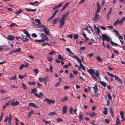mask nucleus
<instances>
[{"label": "nucleus", "mask_w": 125, "mask_h": 125, "mask_svg": "<svg viewBox=\"0 0 125 125\" xmlns=\"http://www.w3.org/2000/svg\"><path fill=\"white\" fill-rule=\"evenodd\" d=\"M23 31L24 32V33L26 35V36L28 37V38L30 37V34L25 29H23Z\"/></svg>", "instance_id": "obj_16"}, {"label": "nucleus", "mask_w": 125, "mask_h": 125, "mask_svg": "<svg viewBox=\"0 0 125 125\" xmlns=\"http://www.w3.org/2000/svg\"><path fill=\"white\" fill-rule=\"evenodd\" d=\"M22 12V10H21L20 9L17 11H15L14 12V13H15L16 15H18L20 14Z\"/></svg>", "instance_id": "obj_25"}, {"label": "nucleus", "mask_w": 125, "mask_h": 125, "mask_svg": "<svg viewBox=\"0 0 125 125\" xmlns=\"http://www.w3.org/2000/svg\"><path fill=\"white\" fill-rule=\"evenodd\" d=\"M108 74L109 76H111V77L112 78L115 77V75H114L109 72H108Z\"/></svg>", "instance_id": "obj_56"}, {"label": "nucleus", "mask_w": 125, "mask_h": 125, "mask_svg": "<svg viewBox=\"0 0 125 125\" xmlns=\"http://www.w3.org/2000/svg\"><path fill=\"white\" fill-rule=\"evenodd\" d=\"M28 84L29 85L33 84L35 85V82H29L28 83Z\"/></svg>", "instance_id": "obj_53"}, {"label": "nucleus", "mask_w": 125, "mask_h": 125, "mask_svg": "<svg viewBox=\"0 0 125 125\" xmlns=\"http://www.w3.org/2000/svg\"><path fill=\"white\" fill-rule=\"evenodd\" d=\"M40 37L43 40L44 42L45 41H47L48 39V37L43 33H41Z\"/></svg>", "instance_id": "obj_6"}, {"label": "nucleus", "mask_w": 125, "mask_h": 125, "mask_svg": "<svg viewBox=\"0 0 125 125\" xmlns=\"http://www.w3.org/2000/svg\"><path fill=\"white\" fill-rule=\"evenodd\" d=\"M102 39L103 41L102 45L104 46V47H105L106 46L104 44V41L106 40L107 41H110V40H111V38L110 36H108L106 34H103L102 35Z\"/></svg>", "instance_id": "obj_2"}, {"label": "nucleus", "mask_w": 125, "mask_h": 125, "mask_svg": "<svg viewBox=\"0 0 125 125\" xmlns=\"http://www.w3.org/2000/svg\"><path fill=\"white\" fill-rule=\"evenodd\" d=\"M39 80L40 82H42L44 81V78H39Z\"/></svg>", "instance_id": "obj_37"}, {"label": "nucleus", "mask_w": 125, "mask_h": 125, "mask_svg": "<svg viewBox=\"0 0 125 125\" xmlns=\"http://www.w3.org/2000/svg\"><path fill=\"white\" fill-rule=\"evenodd\" d=\"M121 122L119 120V118L118 117L116 118V124L118 125Z\"/></svg>", "instance_id": "obj_33"}, {"label": "nucleus", "mask_w": 125, "mask_h": 125, "mask_svg": "<svg viewBox=\"0 0 125 125\" xmlns=\"http://www.w3.org/2000/svg\"><path fill=\"white\" fill-rule=\"evenodd\" d=\"M97 33V34H99L100 32V31L98 27H97L96 29Z\"/></svg>", "instance_id": "obj_52"}, {"label": "nucleus", "mask_w": 125, "mask_h": 125, "mask_svg": "<svg viewBox=\"0 0 125 125\" xmlns=\"http://www.w3.org/2000/svg\"><path fill=\"white\" fill-rule=\"evenodd\" d=\"M18 77L20 79H22L24 78V76L22 75H19Z\"/></svg>", "instance_id": "obj_64"}, {"label": "nucleus", "mask_w": 125, "mask_h": 125, "mask_svg": "<svg viewBox=\"0 0 125 125\" xmlns=\"http://www.w3.org/2000/svg\"><path fill=\"white\" fill-rule=\"evenodd\" d=\"M96 77H97L99 79H100V78L99 76V72L98 71H96V73H94Z\"/></svg>", "instance_id": "obj_24"}, {"label": "nucleus", "mask_w": 125, "mask_h": 125, "mask_svg": "<svg viewBox=\"0 0 125 125\" xmlns=\"http://www.w3.org/2000/svg\"><path fill=\"white\" fill-rule=\"evenodd\" d=\"M12 119V117L11 116V114H9V117H8V123L10 124L11 120Z\"/></svg>", "instance_id": "obj_22"}, {"label": "nucleus", "mask_w": 125, "mask_h": 125, "mask_svg": "<svg viewBox=\"0 0 125 125\" xmlns=\"http://www.w3.org/2000/svg\"><path fill=\"white\" fill-rule=\"evenodd\" d=\"M47 59L49 61L51 62L53 60V58L51 57H48Z\"/></svg>", "instance_id": "obj_50"}, {"label": "nucleus", "mask_w": 125, "mask_h": 125, "mask_svg": "<svg viewBox=\"0 0 125 125\" xmlns=\"http://www.w3.org/2000/svg\"><path fill=\"white\" fill-rule=\"evenodd\" d=\"M101 10V7L99 3L98 2L97 4V10L95 12L98 13L100 12Z\"/></svg>", "instance_id": "obj_9"}, {"label": "nucleus", "mask_w": 125, "mask_h": 125, "mask_svg": "<svg viewBox=\"0 0 125 125\" xmlns=\"http://www.w3.org/2000/svg\"><path fill=\"white\" fill-rule=\"evenodd\" d=\"M96 59L99 62H100L102 60L101 58L100 57L98 56L96 57Z\"/></svg>", "instance_id": "obj_42"}, {"label": "nucleus", "mask_w": 125, "mask_h": 125, "mask_svg": "<svg viewBox=\"0 0 125 125\" xmlns=\"http://www.w3.org/2000/svg\"><path fill=\"white\" fill-rule=\"evenodd\" d=\"M44 102H47L48 104H50V103L53 104L54 103L55 101L52 100H50L48 98H46L44 100Z\"/></svg>", "instance_id": "obj_7"}, {"label": "nucleus", "mask_w": 125, "mask_h": 125, "mask_svg": "<svg viewBox=\"0 0 125 125\" xmlns=\"http://www.w3.org/2000/svg\"><path fill=\"white\" fill-rule=\"evenodd\" d=\"M69 2H68L66 4H65L62 8V9L61 11H62L65 8H66L68 5L69 4Z\"/></svg>", "instance_id": "obj_21"}, {"label": "nucleus", "mask_w": 125, "mask_h": 125, "mask_svg": "<svg viewBox=\"0 0 125 125\" xmlns=\"http://www.w3.org/2000/svg\"><path fill=\"white\" fill-rule=\"evenodd\" d=\"M7 39L10 41H12L14 39V37L11 35H8L7 37Z\"/></svg>", "instance_id": "obj_14"}, {"label": "nucleus", "mask_w": 125, "mask_h": 125, "mask_svg": "<svg viewBox=\"0 0 125 125\" xmlns=\"http://www.w3.org/2000/svg\"><path fill=\"white\" fill-rule=\"evenodd\" d=\"M57 122H59L62 121V118H58L57 119Z\"/></svg>", "instance_id": "obj_59"}, {"label": "nucleus", "mask_w": 125, "mask_h": 125, "mask_svg": "<svg viewBox=\"0 0 125 125\" xmlns=\"http://www.w3.org/2000/svg\"><path fill=\"white\" fill-rule=\"evenodd\" d=\"M42 120L45 123L46 125H47L48 124H50L51 122V121H45V120L43 119H42Z\"/></svg>", "instance_id": "obj_30"}, {"label": "nucleus", "mask_w": 125, "mask_h": 125, "mask_svg": "<svg viewBox=\"0 0 125 125\" xmlns=\"http://www.w3.org/2000/svg\"><path fill=\"white\" fill-rule=\"evenodd\" d=\"M59 19L58 18H56L52 20V22L53 25L57 23Z\"/></svg>", "instance_id": "obj_20"}, {"label": "nucleus", "mask_w": 125, "mask_h": 125, "mask_svg": "<svg viewBox=\"0 0 125 125\" xmlns=\"http://www.w3.org/2000/svg\"><path fill=\"white\" fill-rule=\"evenodd\" d=\"M35 41L36 42H44L43 40H35Z\"/></svg>", "instance_id": "obj_47"}, {"label": "nucleus", "mask_w": 125, "mask_h": 125, "mask_svg": "<svg viewBox=\"0 0 125 125\" xmlns=\"http://www.w3.org/2000/svg\"><path fill=\"white\" fill-rule=\"evenodd\" d=\"M67 107L65 105L63 106L62 108V113L63 114L67 113Z\"/></svg>", "instance_id": "obj_12"}, {"label": "nucleus", "mask_w": 125, "mask_h": 125, "mask_svg": "<svg viewBox=\"0 0 125 125\" xmlns=\"http://www.w3.org/2000/svg\"><path fill=\"white\" fill-rule=\"evenodd\" d=\"M108 110L106 107H105L104 109V110L103 111V113L104 115H106L108 114Z\"/></svg>", "instance_id": "obj_23"}, {"label": "nucleus", "mask_w": 125, "mask_h": 125, "mask_svg": "<svg viewBox=\"0 0 125 125\" xmlns=\"http://www.w3.org/2000/svg\"><path fill=\"white\" fill-rule=\"evenodd\" d=\"M32 36L33 37L36 38L37 37V35L35 33H33L32 34Z\"/></svg>", "instance_id": "obj_61"}, {"label": "nucleus", "mask_w": 125, "mask_h": 125, "mask_svg": "<svg viewBox=\"0 0 125 125\" xmlns=\"http://www.w3.org/2000/svg\"><path fill=\"white\" fill-rule=\"evenodd\" d=\"M35 21L36 22H37L39 24H41V22L39 19H36L35 20Z\"/></svg>", "instance_id": "obj_55"}, {"label": "nucleus", "mask_w": 125, "mask_h": 125, "mask_svg": "<svg viewBox=\"0 0 125 125\" xmlns=\"http://www.w3.org/2000/svg\"><path fill=\"white\" fill-rule=\"evenodd\" d=\"M68 99V98L66 96H65L61 99V101L62 102H64L67 101Z\"/></svg>", "instance_id": "obj_28"}, {"label": "nucleus", "mask_w": 125, "mask_h": 125, "mask_svg": "<svg viewBox=\"0 0 125 125\" xmlns=\"http://www.w3.org/2000/svg\"><path fill=\"white\" fill-rule=\"evenodd\" d=\"M22 85L24 89H27V86L25 84L23 83H22Z\"/></svg>", "instance_id": "obj_41"}, {"label": "nucleus", "mask_w": 125, "mask_h": 125, "mask_svg": "<svg viewBox=\"0 0 125 125\" xmlns=\"http://www.w3.org/2000/svg\"><path fill=\"white\" fill-rule=\"evenodd\" d=\"M66 51H67L71 53L74 54V53L72 52L70 50V49L69 48H66Z\"/></svg>", "instance_id": "obj_44"}, {"label": "nucleus", "mask_w": 125, "mask_h": 125, "mask_svg": "<svg viewBox=\"0 0 125 125\" xmlns=\"http://www.w3.org/2000/svg\"><path fill=\"white\" fill-rule=\"evenodd\" d=\"M71 65V63H69L68 64H66V65H64L63 66V67L65 68H67L69 66H70Z\"/></svg>", "instance_id": "obj_34"}, {"label": "nucleus", "mask_w": 125, "mask_h": 125, "mask_svg": "<svg viewBox=\"0 0 125 125\" xmlns=\"http://www.w3.org/2000/svg\"><path fill=\"white\" fill-rule=\"evenodd\" d=\"M78 35L77 34H74L73 35V38L75 39H77L78 38Z\"/></svg>", "instance_id": "obj_40"}, {"label": "nucleus", "mask_w": 125, "mask_h": 125, "mask_svg": "<svg viewBox=\"0 0 125 125\" xmlns=\"http://www.w3.org/2000/svg\"><path fill=\"white\" fill-rule=\"evenodd\" d=\"M112 8H111L110 9V10L107 12V14H108L109 15H111L112 11Z\"/></svg>", "instance_id": "obj_57"}, {"label": "nucleus", "mask_w": 125, "mask_h": 125, "mask_svg": "<svg viewBox=\"0 0 125 125\" xmlns=\"http://www.w3.org/2000/svg\"><path fill=\"white\" fill-rule=\"evenodd\" d=\"M79 118L80 121L83 118V115L82 114L80 115L79 116Z\"/></svg>", "instance_id": "obj_54"}, {"label": "nucleus", "mask_w": 125, "mask_h": 125, "mask_svg": "<svg viewBox=\"0 0 125 125\" xmlns=\"http://www.w3.org/2000/svg\"><path fill=\"white\" fill-rule=\"evenodd\" d=\"M95 15L94 16V17L93 20L94 21H97L99 19V15L98 13H96V12L95 13Z\"/></svg>", "instance_id": "obj_10"}, {"label": "nucleus", "mask_w": 125, "mask_h": 125, "mask_svg": "<svg viewBox=\"0 0 125 125\" xmlns=\"http://www.w3.org/2000/svg\"><path fill=\"white\" fill-rule=\"evenodd\" d=\"M99 82H100L101 84L104 87H105L106 86V84L105 82H103L101 81H99Z\"/></svg>", "instance_id": "obj_29"}, {"label": "nucleus", "mask_w": 125, "mask_h": 125, "mask_svg": "<svg viewBox=\"0 0 125 125\" xmlns=\"http://www.w3.org/2000/svg\"><path fill=\"white\" fill-rule=\"evenodd\" d=\"M60 82H58L55 85V86L56 87H58L60 84Z\"/></svg>", "instance_id": "obj_62"}, {"label": "nucleus", "mask_w": 125, "mask_h": 125, "mask_svg": "<svg viewBox=\"0 0 125 125\" xmlns=\"http://www.w3.org/2000/svg\"><path fill=\"white\" fill-rule=\"evenodd\" d=\"M12 101H9L8 103L5 104L7 106L9 105L10 104H11V103H12Z\"/></svg>", "instance_id": "obj_43"}, {"label": "nucleus", "mask_w": 125, "mask_h": 125, "mask_svg": "<svg viewBox=\"0 0 125 125\" xmlns=\"http://www.w3.org/2000/svg\"><path fill=\"white\" fill-rule=\"evenodd\" d=\"M122 19L119 21V19L117 20L113 24L114 26H115L118 24L119 25H122L123 24V20H121Z\"/></svg>", "instance_id": "obj_4"}, {"label": "nucleus", "mask_w": 125, "mask_h": 125, "mask_svg": "<svg viewBox=\"0 0 125 125\" xmlns=\"http://www.w3.org/2000/svg\"><path fill=\"white\" fill-rule=\"evenodd\" d=\"M87 72L90 74L92 77L94 79L97 80V79L95 76L94 73H96L94 72V70L93 69H90L89 70H88Z\"/></svg>", "instance_id": "obj_3"}, {"label": "nucleus", "mask_w": 125, "mask_h": 125, "mask_svg": "<svg viewBox=\"0 0 125 125\" xmlns=\"http://www.w3.org/2000/svg\"><path fill=\"white\" fill-rule=\"evenodd\" d=\"M16 75H15V76L11 77H10L9 79L10 80H14L16 79Z\"/></svg>", "instance_id": "obj_35"}, {"label": "nucleus", "mask_w": 125, "mask_h": 125, "mask_svg": "<svg viewBox=\"0 0 125 125\" xmlns=\"http://www.w3.org/2000/svg\"><path fill=\"white\" fill-rule=\"evenodd\" d=\"M80 65L81 67L82 68L83 70H85V68L82 64H80Z\"/></svg>", "instance_id": "obj_51"}, {"label": "nucleus", "mask_w": 125, "mask_h": 125, "mask_svg": "<svg viewBox=\"0 0 125 125\" xmlns=\"http://www.w3.org/2000/svg\"><path fill=\"white\" fill-rule=\"evenodd\" d=\"M73 108L72 107H70L69 109L70 113V114H72L73 113Z\"/></svg>", "instance_id": "obj_46"}, {"label": "nucleus", "mask_w": 125, "mask_h": 125, "mask_svg": "<svg viewBox=\"0 0 125 125\" xmlns=\"http://www.w3.org/2000/svg\"><path fill=\"white\" fill-rule=\"evenodd\" d=\"M89 115L91 117H93L96 115V114L94 112H93L92 113H90Z\"/></svg>", "instance_id": "obj_26"}, {"label": "nucleus", "mask_w": 125, "mask_h": 125, "mask_svg": "<svg viewBox=\"0 0 125 125\" xmlns=\"http://www.w3.org/2000/svg\"><path fill=\"white\" fill-rule=\"evenodd\" d=\"M53 18V17L52 16L48 19L47 21L49 22V21L51 20Z\"/></svg>", "instance_id": "obj_60"}, {"label": "nucleus", "mask_w": 125, "mask_h": 125, "mask_svg": "<svg viewBox=\"0 0 125 125\" xmlns=\"http://www.w3.org/2000/svg\"><path fill=\"white\" fill-rule=\"evenodd\" d=\"M21 36H22V40L23 42H27L29 41V39H27L26 36L23 35L22 34Z\"/></svg>", "instance_id": "obj_8"}, {"label": "nucleus", "mask_w": 125, "mask_h": 125, "mask_svg": "<svg viewBox=\"0 0 125 125\" xmlns=\"http://www.w3.org/2000/svg\"><path fill=\"white\" fill-rule=\"evenodd\" d=\"M28 106L32 107H33L36 108H38V107L34 104L32 103H29Z\"/></svg>", "instance_id": "obj_13"}, {"label": "nucleus", "mask_w": 125, "mask_h": 125, "mask_svg": "<svg viewBox=\"0 0 125 125\" xmlns=\"http://www.w3.org/2000/svg\"><path fill=\"white\" fill-rule=\"evenodd\" d=\"M99 27L103 30H105L106 29V28L103 26H100Z\"/></svg>", "instance_id": "obj_58"}, {"label": "nucleus", "mask_w": 125, "mask_h": 125, "mask_svg": "<svg viewBox=\"0 0 125 125\" xmlns=\"http://www.w3.org/2000/svg\"><path fill=\"white\" fill-rule=\"evenodd\" d=\"M92 88L94 90V94H95V95L96 96H97L98 94L97 93L98 91V89L97 86V85L96 84L94 87H93Z\"/></svg>", "instance_id": "obj_11"}, {"label": "nucleus", "mask_w": 125, "mask_h": 125, "mask_svg": "<svg viewBox=\"0 0 125 125\" xmlns=\"http://www.w3.org/2000/svg\"><path fill=\"white\" fill-rule=\"evenodd\" d=\"M84 29L85 31H87L88 33H91V32L90 31V30L89 29H88L87 28H84Z\"/></svg>", "instance_id": "obj_63"}, {"label": "nucleus", "mask_w": 125, "mask_h": 125, "mask_svg": "<svg viewBox=\"0 0 125 125\" xmlns=\"http://www.w3.org/2000/svg\"><path fill=\"white\" fill-rule=\"evenodd\" d=\"M112 39L111 40H110V41H110L111 43L113 45H115V46H116V45H118V44L117 43H115V42H114L112 41Z\"/></svg>", "instance_id": "obj_32"}, {"label": "nucleus", "mask_w": 125, "mask_h": 125, "mask_svg": "<svg viewBox=\"0 0 125 125\" xmlns=\"http://www.w3.org/2000/svg\"><path fill=\"white\" fill-rule=\"evenodd\" d=\"M57 115V114L55 112H51L49 113L48 114V115H51L52 116L54 115Z\"/></svg>", "instance_id": "obj_31"}, {"label": "nucleus", "mask_w": 125, "mask_h": 125, "mask_svg": "<svg viewBox=\"0 0 125 125\" xmlns=\"http://www.w3.org/2000/svg\"><path fill=\"white\" fill-rule=\"evenodd\" d=\"M37 91V89L36 88H34L32 89L31 90V93H33Z\"/></svg>", "instance_id": "obj_45"}, {"label": "nucleus", "mask_w": 125, "mask_h": 125, "mask_svg": "<svg viewBox=\"0 0 125 125\" xmlns=\"http://www.w3.org/2000/svg\"><path fill=\"white\" fill-rule=\"evenodd\" d=\"M69 13V12H68L62 16L61 18L59 21L60 22L59 25V28H61L63 26L65 23V20L68 16Z\"/></svg>", "instance_id": "obj_1"}, {"label": "nucleus", "mask_w": 125, "mask_h": 125, "mask_svg": "<svg viewBox=\"0 0 125 125\" xmlns=\"http://www.w3.org/2000/svg\"><path fill=\"white\" fill-rule=\"evenodd\" d=\"M115 79L116 81H118L120 83H121L122 82V81L116 75H115Z\"/></svg>", "instance_id": "obj_18"}, {"label": "nucleus", "mask_w": 125, "mask_h": 125, "mask_svg": "<svg viewBox=\"0 0 125 125\" xmlns=\"http://www.w3.org/2000/svg\"><path fill=\"white\" fill-rule=\"evenodd\" d=\"M59 10L58 9V10H56L55 11H54V12L53 13V14H52V16L54 18L55 14L58 12V11H59Z\"/></svg>", "instance_id": "obj_39"}, {"label": "nucleus", "mask_w": 125, "mask_h": 125, "mask_svg": "<svg viewBox=\"0 0 125 125\" xmlns=\"http://www.w3.org/2000/svg\"><path fill=\"white\" fill-rule=\"evenodd\" d=\"M42 27L43 28V31L47 35H49V31L48 29L47 28L46 26L44 25H43Z\"/></svg>", "instance_id": "obj_5"}, {"label": "nucleus", "mask_w": 125, "mask_h": 125, "mask_svg": "<svg viewBox=\"0 0 125 125\" xmlns=\"http://www.w3.org/2000/svg\"><path fill=\"white\" fill-rule=\"evenodd\" d=\"M64 2H62L59 3L58 5H57L58 8H60L64 4Z\"/></svg>", "instance_id": "obj_36"}, {"label": "nucleus", "mask_w": 125, "mask_h": 125, "mask_svg": "<svg viewBox=\"0 0 125 125\" xmlns=\"http://www.w3.org/2000/svg\"><path fill=\"white\" fill-rule=\"evenodd\" d=\"M107 96L109 100H111V99L112 97L111 96L110 94L109 93L107 94Z\"/></svg>", "instance_id": "obj_48"}, {"label": "nucleus", "mask_w": 125, "mask_h": 125, "mask_svg": "<svg viewBox=\"0 0 125 125\" xmlns=\"http://www.w3.org/2000/svg\"><path fill=\"white\" fill-rule=\"evenodd\" d=\"M19 104V102L18 101L13 102L12 101V103H11V105L13 106H16L18 104Z\"/></svg>", "instance_id": "obj_15"}, {"label": "nucleus", "mask_w": 125, "mask_h": 125, "mask_svg": "<svg viewBox=\"0 0 125 125\" xmlns=\"http://www.w3.org/2000/svg\"><path fill=\"white\" fill-rule=\"evenodd\" d=\"M77 62L78 63H79L80 65L81 64H82L81 61V60L79 59V58H78L77 59Z\"/></svg>", "instance_id": "obj_49"}, {"label": "nucleus", "mask_w": 125, "mask_h": 125, "mask_svg": "<svg viewBox=\"0 0 125 125\" xmlns=\"http://www.w3.org/2000/svg\"><path fill=\"white\" fill-rule=\"evenodd\" d=\"M58 59L59 60H63V59L62 56L60 54L58 55Z\"/></svg>", "instance_id": "obj_38"}, {"label": "nucleus", "mask_w": 125, "mask_h": 125, "mask_svg": "<svg viewBox=\"0 0 125 125\" xmlns=\"http://www.w3.org/2000/svg\"><path fill=\"white\" fill-rule=\"evenodd\" d=\"M120 115H121V118L122 119V121H125V117L123 118H124V113L123 111H121L120 112Z\"/></svg>", "instance_id": "obj_19"}, {"label": "nucleus", "mask_w": 125, "mask_h": 125, "mask_svg": "<svg viewBox=\"0 0 125 125\" xmlns=\"http://www.w3.org/2000/svg\"><path fill=\"white\" fill-rule=\"evenodd\" d=\"M25 9L28 11L29 12H34L35 11L36 9H29L28 8H25Z\"/></svg>", "instance_id": "obj_17"}, {"label": "nucleus", "mask_w": 125, "mask_h": 125, "mask_svg": "<svg viewBox=\"0 0 125 125\" xmlns=\"http://www.w3.org/2000/svg\"><path fill=\"white\" fill-rule=\"evenodd\" d=\"M110 112L111 114V115L112 116V117H113L114 116V115L113 112V109L112 108H110Z\"/></svg>", "instance_id": "obj_27"}]
</instances>
